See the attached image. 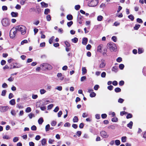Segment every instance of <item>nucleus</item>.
Wrapping results in <instances>:
<instances>
[{
	"label": "nucleus",
	"instance_id": "obj_14",
	"mask_svg": "<svg viewBox=\"0 0 146 146\" xmlns=\"http://www.w3.org/2000/svg\"><path fill=\"white\" fill-rule=\"evenodd\" d=\"M103 46L102 44L99 45L98 46L97 51L98 52H101L102 51Z\"/></svg>",
	"mask_w": 146,
	"mask_h": 146
},
{
	"label": "nucleus",
	"instance_id": "obj_64",
	"mask_svg": "<svg viewBox=\"0 0 146 146\" xmlns=\"http://www.w3.org/2000/svg\"><path fill=\"white\" fill-rule=\"evenodd\" d=\"M30 146H35V144L33 142H30L29 143Z\"/></svg>",
	"mask_w": 146,
	"mask_h": 146
},
{
	"label": "nucleus",
	"instance_id": "obj_47",
	"mask_svg": "<svg viewBox=\"0 0 146 146\" xmlns=\"http://www.w3.org/2000/svg\"><path fill=\"white\" fill-rule=\"evenodd\" d=\"M116 61L117 62H120L122 61V59L121 57H118L116 59Z\"/></svg>",
	"mask_w": 146,
	"mask_h": 146
},
{
	"label": "nucleus",
	"instance_id": "obj_56",
	"mask_svg": "<svg viewBox=\"0 0 146 146\" xmlns=\"http://www.w3.org/2000/svg\"><path fill=\"white\" fill-rule=\"evenodd\" d=\"M15 8L17 9H19L21 8V6L19 4H17Z\"/></svg>",
	"mask_w": 146,
	"mask_h": 146
},
{
	"label": "nucleus",
	"instance_id": "obj_53",
	"mask_svg": "<svg viewBox=\"0 0 146 146\" xmlns=\"http://www.w3.org/2000/svg\"><path fill=\"white\" fill-rule=\"evenodd\" d=\"M27 43V40H25L22 41L21 42V45H23L25 43Z\"/></svg>",
	"mask_w": 146,
	"mask_h": 146
},
{
	"label": "nucleus",
	"instance_id": "obj_42",
	"mask_svg": "<svg viewBox=\"0 0 146 146\" xmlns=\"http://www.w3.org/2000/svg\"><path fill=\"white\" fill-rule=\"evenodd\" d=\"M46 18L48 21H50L51 20V17L50 15H48L46 17Z\"/></svg>",
	"mask_w": 146,
	"mask_h": 146
},
{
	"label": "nucleus",
	"instance_id": "obj_17",
	"mask_svg": "<svg viewBox=\"0 0 146 146\" xmlns=\"http://www.w3.org/2000/svg\"><path fill=\"white\" fill-rule=\"evenodd\" d=\"M82 74H85L87 72V70L85 67H82Z\"/></svg>",
	"mask_w": 146,
	"mask_h": 146
},
{
	"label": "nucleus",
	"instance_id": "obj_41",
	"mask_svg": "<svg viewBox=\"0 0 146 146\" xmlns=\"http://www.w3.org/2000/svg\"><path fill=\"white\" fill-rule=\"evenodd\" d=\"M54 105L53 104H51L49 105L47 107V110H49L51 109L53 106Z\"/></svg>",
	"mask_w": 146,
	"mask_h": 146
},
{
	"label": "nucleus",
	"instance_id": "obj_40",
	"mask_svg": "<svg viewBox=\"0 0 146 146\" xmlns=\"http://www.w3.org/2000/svg\"><path fill=\"white\" fill-rule=\"evenodd\" d=\"M115 144L117 145H119L120 144V142L119 140H116L115 141Z\"/></svg>",
	"mask_w": 146,
	"mask_h": 146
},
{
	"label": "nucleus",
	"instance_id": "obj_8",
	"mask_svg": "<svg viewBox=\"0 0 146 146\" xmlns=\"http://www.w3.org/2000/svg\"><path fill=\"white\" fill-rule=\"evenodd\" d=\"M9 108L8 106L0 107V111L1 112H4L7 111Z\"/></svg>",
	"mask_w": 146,
	"mask_h": 146
},
{
	"label": "nucleus",
	"instance_id": "obj_30",
	"mask_svg": "<svg viewBox=\"0 0 146 146\" xmlns=\"http://www.w3.org/2000/svg\"><path fill=\"white\" fill-rule=\"evenodd\" d=\"M50 12V10L48 9H45L44 12L45 14L47 15L48 13Z\"/></svg>",
	"mask_w": 146,
	"mask_h": 146
},
{
	"label": "nucleus",
	"instance_id": "obj_37",
	"mask_svg": "<svg viewBox=\"0 0 146 146\" xmlns=\"http://www.w3.org/2000/svg\"><path fill=\"white\" fill-rule=\"evenodd\" d=\"M119 67L121 70H123L124 67V66L123 64H120L119 65Z\"/></svg>",
	"mask_w": 146,
	"mask_h": 146
},
{
	"label": "nucleus",
	"instance_id": "obj_55",
	"mask_svg": "<svg viewBox=\"0 0 146 146\" xmlns=\"http://www.w3.org/2000/svg\"><path fill=\"white\" fill-rule=\"evenodd\" d=\"M62 114V112L61 111H59L58 113V117H61V115Z\"/></svg>",
	"mask_w": 146,
	"mask_h": 146
},
{
	"label": "nucleus",
	"instance_id": "obj_23",
	"mask_svg": "<svg viewBox=\"0 0 146 146\" xmlns=\"http://www.w3.org/2000/svg\"><path fill=\"white\" fill-rule=\"evenodd\" d=\"M103 19V17L101 15H99L97 17V20L98 21H101Z\"/></svg>",
	"mask_w": 146,
	"mask_h": 146
},
{
	"label": "nucleus",
	"instance_id": "obj_25",
	"mask_svg": "<svg viewBox=\"0 0 146 146\" xmlns=\"http://www.w3.org/2000/svg\"><path fill=\"white\" fill-rule=\"evenodd\" d=\"M40 92L41 94H45L46 91L44 89H41L40 90Z\"/></svg>",
	"mask_w": 146,
	"mask_h": 146
},
{
	"label": "nucleus",
	"instance_id": "obj_49",
	"mask_svg": "<svg viewBox=\"0 0 146 146\" xmlns=\"http://www.w3.org/2000/svg\"><path fill=\"white\" fill-rule=\"evenodd\" d=\"M38 98V95L36 94H33L32 95V98L33 99H35Z\"/></svg>",
	"mask_w": 146,
	"mask_h": 146
},
{
	"label": "nucleus",
	"instance_id": "obj_54",
	"mask_svg": "<svg viewBox=\"0 0 146 146\" xmlns=\"http://www.w3.org/2000/svg\"><path fill=\"white\" fill-rule=\"evenodd\" d=\"M64 43L67 46L69 47L70 46V44L67 41H65Z\"/></svg>",
	"mask_w": 146,
	"mask_h": 146
},
{
	"label": "nucleus",
	"instance_id": "obj_60",
	"mask_svg": "<svg viewBox=\"0 0 146 146\" xmlns=\"http://www.w3.org/2000/svg\"><path fill=\"white\" fill-rule=\"evenodd\" d=\"M113 88V86L112 85L108 86V89L110 90H112Z\"/></svg>",
	"mask_w": 146,
	"mask_h": 146
},
{
	"label": "nucleus",
	"instance_id": "obj_33",
	"mask_svg": "<svg viewBox=\"0 0 146 146\" xmlns=\"http://www.w3.org/2000/svg\"><path fill=\"white\" fill-rule=\"evenodd\" d=\"M54 38V36H52L49 39V42L50 44H51L52 43Z\"/></svg>",
	"mask_w": 146,
	"mask_h": 146
},
{
	"label": "nucleus",
	"instance_id": "obj_48",
	"mask_svg": "<svg viewBox=\"0 0 146 146\" xmlns=\"http://www.w3.org/2000/svg\"><path fill=\"white\" fill-rule=\"evenodd\" d=\"M106 74L105 72H103L101 74V76L102 78H105L106 77Z\"/></svg>",
	"mask_w": 146,
	"mask_h": 146
},
{
	"label": "nucleus",
	"instance_id": "obj_6",
	"mask_svg": "<svg viewBox=\"0 0 146 146\" xmlns=\"http://www.w3.org/2000/svg\"><path fill=\"white\" fill-rule=\"evenodd\" d=\"M1 23L4 27H7L9 26L10 23L9 20L7 18L3 19L1 21Z\"/></svg>",
	"mask_w": 146,
	"mask_h": 146
},
{
	"label": "nucleus",
	"instance_id": "obj_35",
	"mask_svg": "<svg viewBox=\"0 0 146 146\" xmlns=\"http://www.w3.org/2000/svg\"><path fill=\"white\" fill-rule=\"evenodd\" d=\"M115 91L116 92H120L121 91V89L119 88H117L115 89Z\"/></svg>",
	"mask_w": 146,
	"mask_h": 146
},
{
	"label": "nucleus",
	"instance_id": "obj_61",
	"mask_svg": "<svg viewBox=\"0 0 146 146\" xmlns=\"http://www.w3.org/2000/svg\"><path fill=\"white\" fill-rule=\"evenodd\" d=\"M95 117L97 119H99L100 117V115L99 114H96L95 115Z\"/></svg>",
	"mask_w": 146,
	"mask_h": 146
},
{
	"label": "nucleus",
	"instance_id": "obj_12",
	"mask_svg": "<svg viewBox=\"0 0 146 146\" xmlns=\"http://www.w3.org/2000/svg\"><path fill=\"white\" fill-rule=\"evenodd\" d=\"M11 15L13 17H16L18 16V14L17 12H12L11 13Z\"/></svg>",
	"mask_w": 146,
	"mask_h": 146
},
{
	"label": "nucleus",
	"instance_id": "obj_19",
	"mask_svg": "<svg viewBox=\"0 0 146 146\" xmlns=\"http://www.w3.org/2000/svg\"><path fill=\"white\" fill-rule=\"evenodd\" d=\"M73 121L74 123L77 122L78 121V117L76 116H74L73 118Z\"/></svg>",
	"mask_w": 146,
	"mask_h": 146
},
{
	"label": "nucleus",
	"instance_id": "obj_4",
	"mask_svg": "<svg viewBox=\"0 0 146 146\" xmlns=\"http://www.w3.org/2000/svg\"><path fill=\"white\" fill-rule=\"evenodd\" d=\"M98 3V0H92L88 3V6L90 7H94L96 6Z\"/></svg>",
	"mask_w": 146,
	"mask_h": 146
},
{
	"label": "nucleus",
	"instance_id": "obj_57",
	"mask_svg": "<svg viewBox=\"0 0 146 146\" xmlns=\"http://www.w3.org/2000/svg\"><path fill=\"white\" fill-rule=\"evenodd\" d=\"M70 125V124L69 123L66 122L64 125L65 127H68Z\"/></svg>",
	"mask_w": 146,
	"mask_h": 146
},
{
	"label": "nucleus",
	"instance_id": "obj_18",
	"mask_svg": "<svg viewBox=\"0 0 146 146\" xmlns=\"http://www.w3.org/2000/svg\"><path fill=\"white\" fill-rule=\"evenodd\" d=\"M3 139H5L7 140L9 139H11V137L8 135H4L3 137Z\"/></svg>",
	"mask_w": 146,
	"mask_h": 146
},
{
	"label": "nucleus",
	"instance_id": "obj_29",
	"mask_svg": "<svg viewBox=\"0 0 146 146\" xmlns=\"http://www.w3.org/2000/svg\"><path fill=\"white\" fill-rule=\"evenodd\" d=\"M50 128V126L49 124L47 125L45 127V131H49Z\"/></svg>",
	"mask_w": 146,
	"mask_h": 146
},
{
	"label": "nucleus",
	"instance_id": "obj_62",
	"mask_svg": "<svg viewBox=\"0 0 146 146\" xmlns=\"http://www.w3.org/2000/svg\"><path fill=\"white\" fill-rule=\"evenodd\" d=\"M39 23V21H35L33 23V24L34 25H37Z\"/></svg>",
	"mask_w": 146,
	"mask_h": 146
},
{
	"label": "nucleus",
	"instance_id": "obj_52",
	"mask_svg": "<svg viewBox=\"0 0 146 146\" xmlns=\"http://www.w3.org/2000/svg\"><path fill=\"white\" fill-rule=\"evenodd\" d=\"M80 8V6L79 5H77L75 6V9L76 10H78Z\"/></svg>",
	"mask_w": 146,
	"mask_h": 146
},
{
	"label": "nucleus",
	"instance_id": "obj_5",
	"mask_svg": "<svg viewBox=\"0 0 146 146\" xmlns=\"http://www.w3.org/2000/svg\"><path fill=\"white\" fill-rule=\"evenodd\" d=\"M17 31L15 30V28H13L10 32V36L11 38H13L15 36Z\"/></svg>",
	"mask_w": 146,
	"mask_h": 146
},
{
	"label": "nucleus",
	"instance_id": "obj_34",
	"mask_svg": "<svg viewBox=\"0 0 146 146\" xmlns=\"http://www.w3.org/2000/svg\"><path fill=\"white\" fill-rule=\"evenodd\" d=\"M128 17L131 21H133L134 19V16L132 15H130L128 16Z\"/></svg>",
	"mask_w": 146,
	"mask_h": 146
},
{
	"label": "nucleus",
	"instance_id": "obj_24",
	"mask_svg": "<svg viewBox=\"0 0 146 146\" xmlns=\"http://www.w3.org/2000/svg\"><path fill=\"white\" fill-rule=\"evenodd\" d=\"M11 114L14 116L16 115V112L15 110H13L11 111Z\"/></svg>",
	"mask_w": 146,
	"mask_h": 146
},
{
	"label": "nucleus",
	"instance_id": "obj_32",
	"mask_svg": "<svg viewBox=\"0 0 146 146\" xmlns=\"http://www.w3.org/2000/svg\"><path fill=\"white\" fill-rule=\"evenodd\" d=\"M55 89L59 91H61L62 90V87L61 86H57L56 87Z\"/></svg>",
	"mask_w": 146,
	"mask_h": 146
},
{
	"label": "nucleus",
	"instance_id": "obj_63",
	"mask_svg": "<svg viewBox=\"0 0 146 146\" xmlns=\"http://www.w3.org/2000/svg\"><path fill=\"white\" fill-rule=\"evenodd\" d=\"M99 88V86L98 85H95L94 87V89L95 90H98Z\"/></svg>",
	"mask_w": 146,
	"mask_h": 146
},
{
	"label": "nucleus",
	"instance_id": "obj_7",
	"mask_svg": "<svg viewBox=\"0 0 146 146\" xmlns=\"http://www.w3.org/2000/svg\"><path fill=\"white\" fill-rule=\"evenodd\" d=\"M100 134L101 136L104 138H107L109 135L105 131H102L100 132Z\"/></svg>",
	"mask_w": 146,
	"mask_h": 146
},
{
	"label": "nucleus",
	"instance_id": "obj_21",
	"mask_svg": "<svg viewBox=\"0 0 146 146\" xmlns=\"http://www.w3.org/2000/svg\"><path fill=\"white\" fill-rule=\"evenodd\" d=\"M133 123L132 121H131L127 125V126L129 127L130 129H131L133 125Z\"/></svg>",
	"mask_w": 146,
	"mask_h": 146
},
{
	"label": "nucleus",
	"instance_id": "obj_59",
	"mask_svg": "<svg viewBox=\"0 0 146 146\" xmlns=\"http://www.w3.org/2000/svg\"><path fill=\"white\" fill-rule=\"evenodd\" d=\"M143 52V50L142 48H139L138 50V53L139 54H140Z\"/></svg>",
	"mask_w": 146,
	"mask_h": 146
},
{
	"label": "nucleus",
	"instance_id": "obj_31",
	"mask_svg": "<svg viewBox=\"0 0 146 146\" xmlns=\"http://www.w3.org/2000/svg\"><path fill=\"white\" fill-rule=\"evenodd\" d=\"M140 27L139 25H136L134 27V29L135 30H137Z\"/></svg>",
	"mask_w": 146,
	"mask_h": 146
},
{
	"label": "nucleus",
	"instance_id": "obj_43",
	"mask_svg": "<svg viewBox=\"0 0 146 146\" xmlns=\"http://www.w3.org/2000/svg\"><path fill=\"white\" fill-rule=\"evenodd\" d=\"M137 22L140 23H142L143 22L142 19L139 18H137Z\"/></svg>",
	"mask_w": 146,
	"mask_h": 146
},
{
	"label": "nucleus",
	"instance_id": "obj_26",
	"mask_svg": "<svg viewBox=\"0 0 146 146\" xmlns=\"http://www.w3.org/2000/svg\"><path fill=\"white\" fill-rule=\"evenodd\" d=\"M112 70L115 72H116L118 71L117 68L116 66L113 67L112 68Z\"/></svg>",
	"mask_w": 146,
	"mask_h": 146
},
{
	"label": "nucleus",
	"instance_id": "obj_36",
	"mask_svg": "<svg viewBox=\"0 0 146 146\" xmlns=\"http://www.w3.org/2000/svg\"><path fill=\"white\" fill-rule=\"evenodd\" d=\"M72 40L73 42L75 43H76L78 41V39L77 38L75 37L74 38L72 39Z\"/></svg>",
	"mask_w": 146,
	"mask_h": 146
},
{
	"label": "nucleus",
	"instance_id": "obj_38",
	"mask_svg": "<svg viewBox=\"0 0 146 146\" xmlns=\"http://www.w3.org/2000/svg\"><path fill=\"white\" fill-rule=\"evenodd\" d=\"M31 111V109L30 107H29L27 108L25 110V111L27 113L29 112L30 111Z\"/></svg>",
	"mask_w": 146,
	"mask_h": 146
},
{
	"label": "nucleus",
	"instance_id": "obj_16",
	"mask_svg": "<svg viewBox=\"0 0 146 146\" xmlns=\"http://www.w3.org/2000/svg\"><path fill=\"white\" fill-rule=\"evenodd\" d=\"M9 103L12 105H14L15 104V100L14 99L11 100L9 102Z\"/></svg>",
	"mask_w": 146,
	"mask_h": 146
},
{
	"label": "nucleus",
	"instance_id": "obj_50",
	"mask_svg": "<svg viewBox=\"0 0 146 146\" xmlns=\"http://www.w3.org/2000/svg\"><path fill=\"white\" fill-rule=\"evenodd\" d=\"M31 129L33 131H35L36 129V127L35 125H33L31 127Z\"/></svg>",
	"mask_w": 146,
	"mask_h": 146
},
{
	"label": "nucleus",
	"instance_id": "obj_15",
	"mask_svg": "<svg viewBox=\"0 0 146 146\" xmlns=\"http://www.w3.org/2000/svg\"><path fill=\"white\" fill-rule=\"evenodd\" d=\"M42 7H47L48 6L47 4L45 3L44 2H42L40 3Z\"/></svg>",
	"mask_w": 146,
	"mask_h": 146
},
{
	"label": "nucleus",
	"instance_id": "obj_13",
	"mask_svg": "<svg viewBox=\"0 0 146 146\" xmlns=\"http://www.w3.org/2000/svg\"><path fill=\"white\" fill-rule=\"evenodd\" d=\"M41 144L42 145H45L46 143V141L45 139H43L41 141Z\"/></svg>",
	"mask_w": 146,
	"mask_h": 146
},
{
	"label": "nucleus",
	"instance_id": "obj_10",
	"mask_svg": "<svg viewBox=\"0 0 146 146\" xmlns=\"http://www.w3.org/2000/svg\"><path fill=\"white\" fill-rule=\"evenodd\" d=\"M57 76L61 80H63L64 79V77L62 74L60 73H58L57 75Z\"/></svg>",
	"mask_w": 146,
	"mask_h": 146
},
{
	"label": "nucleus",
	"instance_id": "obj_22",
	"mask_svg": "<svg viewBox=\"0 0 146 146\" xmlns=\"http://www.w3.org/2000/svg\"><path fill=\"white\" fill-rule=\"evenodd\" d=\"M43 122V119L42 117L39 119L38 120V122L39 124H41Z\"/></svg>",
	"mask_w": 146,
	"mask_h": 146
},
{
	"label": "nucleus",
	"instance_id": "obj_9",
	"mask_svg": "<svg viewBox=\"0 0 146 146\" xmlns=\"http://www.w3.org/2000/svg\"><path fill=\"white\" fill-rule=\"evenodd\" d=\"M106 63L104 60L102 61L99 65V67L100 68H104L106 66Z\"/></svg>",
	"mask_w": 146,
	"mask_h": 146
},
{
	"label": "nucleus",
	"instance_id": "obj_39",
	"mask_svg": "<svg viewBox=\"0 0 146 146\" xmlns=\"http://www.w3.org/2000/svg\"><path fill=\"white\" fill-rule=\"evenodd\" d=\"M19 140V138L17 137H14L13 139V141L14 142H15Z\"/></svg>",
	"mask_w": 146,
	"mask_h": 146
},
{
	"label": "nucleus",
	"instance_id": "obj_51",
	"mask_svg": "<svg viewBox=\"0 0 146 146\" xmlns=\"http://www.w3.org/2000/svg\"><path fill=\"white\" fill-rule=\"evenodd\" d=\"M112 39L114 42H116L117 40V37L115 36L112 37Z\"/></svg>",
	"mask_w": 146,
	"mask_h": 146
},
{
	"label": "nucleus",
	"instance_id": "obj_3",
	"mask_svg": "<svg viewBox=\"0 0 146 146\" xmlns=\"http://www.w3.org/2000/svg\"><path fill=\"white\" fill-rule=\"evenodd\" d=\"M40 67H42L43 70L46 69L50 70L52 69V67L50 64L47 63H44L40 65Z\"/></svg>",
	"mask_w": 146,
	"mask_h": 146
},
{
	"label": "nucleus",
	"instance_id": "obj_27",
	"mask_svg": "<svg viewBox=\"0 0 146 146\" xmlns=\"http://www.w3.org/2000/svg\"><path fill=\"white\" fill-rule=\"evenodd\" d=\"M127 137L126 136L122 137L121 138V141L123 142H125L126 141Z\"/></svg>",
	"mask_w": 146,
	"mask_h": 146
},
{
	"label": "nucleus",
	"instance_id": "obj_20",
	"mask_svg": "<svg viewBox=\"0 0 146 146\" xmlns=\"http://www.w3.org/2000/svg\"><path fill=\"white\" fill-rule=\"evenodd\" d=\"M67 18L69 20H72L73 19V17L72 15H68L67 16Z\"/></svg>",
	"mask_w": 146,
	"mask_h": 146
},
{
	"label": "nucleus",
	"instance_id": "obj_58",
	"mask_svg": "<svg viewBox=\"0 0 146 146\" xmlns=\"http://www.w3.org/2000/svg\"><path fill=\"white\" fill-rule=\"evenodd\" d=\"M40 135H36L35 137V140L37 141L39 140L40 139Z\"/></svg>",
	"mask_w": 146,
	"mask_h": 146
},
{
	"label": "nucleus",
	"instance_id": "obj_1",
	"mask_svg": "<svg viewBox=\"0 0 146 146\" xmlns=\"http://www.w3.org/2000/svg\"><path fill=\"white\" fill-rule=\"evenodd\" d=\"M15 30L17 31L21 32L22 35H24L26 33V28L23 25H19L16 26L15 27Z\"/></svg>",
	"mask_w": 146,
	"mask_h": 146
},
{
	"label": "nucleus",
	"instance_id": "obj_45",
	"mask_svg": "<svg viewBox=\"0 0 146 146\" xmlns=\"http://www.w3.org/2000/svg\"><path fill=\"white\" fill-rule=\"evenodd\" d=\"M56 124V121H53L51 123V125L52 126H55Z\"/></svg>",
	"mask_w": 146,
	"mask_h": 146
},
{
	"label": "nucleus",
	"instance_id": "obj_44",
	"mask_svg": "<svg viewBox=\"0 0 146 146\" xmlns=\"http://www.w3.org/2000/svg\"><path fill=\"white\" fill-rule=\"evenodd\" d=\"M73 22L72 21H70L67 23V25L68 27H70L72 25Z\"/></svg>",
	"mask_w": 146,
	"mask_h": 146
},
{
	"label": "nucleus",
	"instance_id": "obj_11",
	"mask_svg": "<svg viewBox=\"0 0 146 146\" xmlns=\"http://www.w3.org/2000/svg\"><path fill=\"white\" fill-rule=\"evenodd\" d=\"M88 41V39L86 38H84L82 39V44L84 45H86L87 44Z\"/></svg>",
	"mask_w": 146,
	"mask_h": 146
},
{
	"label": "nucleus",
	"instance_id": "obj_46",
	"mask_svg": "<svg viewBox=\"0 0 146 146\" xmlns=\"http://www.w3.org/2000/svg\"><path fill=\"white\" fill-rule=\"evenodd\" d=\"M6 92V90H3L2 91L1 95L2 96H5Z\"/></svg>",
	"mask_w": 146,
	"mask_h": 146
},
{
	"label": "nucleus",
	"instance_id": "obj_2",
	"mask_svg": "<svg viewBox=\"0 0 146 146\" xmlns=\"http://www.w3.org/2000/svg\"><path fill=\"white\" fill-rule=\"evenodd\" d=\"M107 46L111 51H116L117 49V47L114 43H109L107 44Z\"/></svg>",
	"mask_w": 146,
	"mask_h": 146
},
{
	"label": "nucleus",
	"instance_id": "obj_28",
	"mask_svg": "<svg viewBox=\"0 0 146 146\" xmlns=\"http://www.w3.org/2000/svg\"><path fill=\"white\" fill-rule=\"evenodd\" d=\"M96 94L94 92H91L90 94V96L91 97H94L96 96Z\"/></svg>",
	"mask_w": 146,
	"mask_h": 146
}]
</instances>
